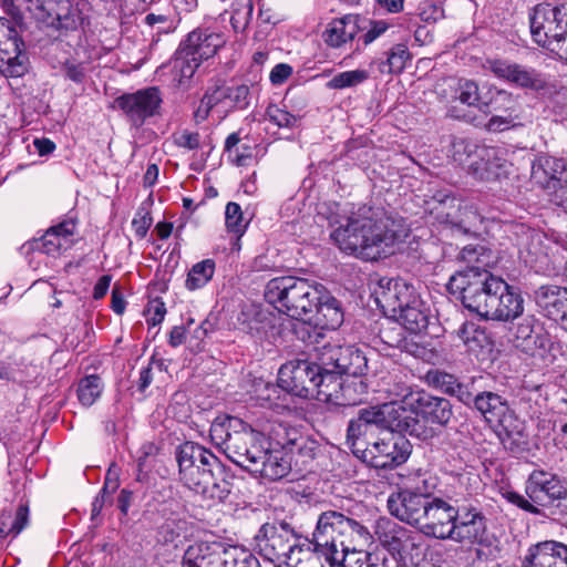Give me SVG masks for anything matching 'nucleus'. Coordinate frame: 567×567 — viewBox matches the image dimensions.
Masks as SVG:
<instances>
[{
	"mask_svg": "<svg viewBox=\"0 0 567 567\" xmlns=\"http://www.w3.org/2000/svg\"><path fill=\"white\" fill-rule=\"evenodd\" d=\"M331 225H337L330 237L339 249L363 260L386 257L406 236L401 220L367 205L352 208Z\"/></svg>",
	"mask_w": 567,
	"mask_h": 567,
	"instance_id": "f257e3e1",
	"label": "nucleus"
},
{
	"mask_svg": "<svg viewBox=\"0 0 567 567\" xmlns=\"http://www.w3.org/2000/svg\"><path fill=\"white\" fill-rule=\"evenodd\" d=\"M210 436L224 447L233 463L261 478L278 481L290 472L288 454L262 444V435L239 417L228 416L223 422L213 423Z\"/></svg>",
	"mask_w": 567,
	"mask_h": 567,
	"instance_id": "f03ea898",
	"label": "nucleus"
},
{
	"mask_svg": "<svg viewBox=\"0 0 567 567\" xmlns=\"http://www.w3.org/2000/svg\"><path fill=\"white\" fill-rule=\"evenodd\" d=\"M179 481L190 491L213 503L224 502L231 491L224 466L206 447L186 442L176 452Z\"/></svg>",
	"mask_w": 567,
	"mask_h": 567,
	"instance_id": "7ed1b4c3",
	"label": "nucleus"
},
{
	"mask_svg": "<svg viewBox=\"0 0 567 567\" xmlns=\"http://www.w3.org/2000/svg\"><path fill=\"white\" fill-rule=\"evenodd\" d=\"M503 282L487 269L471 266L451 276L447 290L460 298L466 309L487 319Z\"/></svg>",
	"mask_w": 567,
	"mask_h": 567,
	"instance_id": "20e7f679",
	"label": "nucleus"
},
{
	"mask_svg": "<svg viewBox=\"0 0 567 567\" xmlns=\"http://www.w3.org/2000/svg\"><path fill=\"white\" fill-rule=\"evenodd\" d=\"M321 287L302 278L277 277L268 281L265 298L288 317L311 322Z\"/></svg>",
	"mask_w": 567,
	"mask_h": 567,
	"instance_id": "39448f33",
	"label": "nucleus"
},
{
	"mask_svg": "<svg viewBox=\"0 0 567 567\" xmlns=\"http://www.w3.org/2000/svg\"><path fill=\"white\" fill-rule=\"evenodd\" d=\"M370 537L361 522L341 512L327 511L318 516L311 543L327 560L341 548V543H368Z\"/></svg>",
	"mask_w": 567,
	"mask_h": 567,
	"instance_id": "423d86ee",
	"label": "nucleus"
},
{
	"mask_svg": "<svg viewBox=\"0 0 567 567\" xmlns=\"http://www.w3.org/2000/svg\"><path fill=\"white\" fill-rule=\"evenodd\" d=\"M375 535L380 544L406 567H435L425 558V546L419 533L381 518L377 523Z\"/></svg>",
	"mask_w": 567,
	"mask_h": 567,
	"instance_id": "0eeeda50",
	"label": "nucleus"
},
{
	"mask_svg": "<svg viewBox=\"0 0 567 567\" xmlns=\"http://www.w3.org/2000/svg\"><path fill=\"white\" fill-rule=\"evenodd\" d=\"M453 159L468 166V172L480 181H496L508 174L511 164L502 148L476 146L460 140L453 143Z\"/></svg>",
	"mask_w": 567,
	"mask_h": 567,
	"instance_id": "6e6552de",
	"label": "nucleus"
},
{
	"mask_svg": "<svg viewBox=\"0 0 567 567\" xmlns=\"http://www.w3.org/2000/svg\"><path fill=\"white\" fill-rule=\"evenodd\" d=\"M534 41L545 48L563 45L567 39V2L558 6L539 3L529 16Z\"/></svg>",
	"mask_w": 567,
	"mask_h": 567,
	"instance_id": "1a4fd4ad",
	"label": "nucleus"
},
{
	"mask_svg": "<svg viewBox=\"0 0 567 567\" xmlns=\"http://www.w3.org/2000/svg\"><path fill=\"white\" fill-rule=\"evenodd\" d=\"M16 27L0 18V72L7 78H21L29 70V58Z\"/></svg>",
	"mask_w": 567,
	"mask_h": 567,
	"instance_id": "9d476101",
	"label": "nucleus"
},
{
	"mask_svg": "<svg viewBox=\"0 0 567 567\" xmlns=\"http://www.w3.org/2000/svg\"><path fill=\"white\" fill-rule=\"evenodd\" d=\"M260 553L270 561L286 565L289 555L300 546L295 529L286 522L265 524L260 529Z\"/></svg>",
	"mask_w": 567,
	"mask_h": 567,
	"instance_id": "9b49d317",
	"label": "nucleus"
},
{
	"mask_svg": "<svg viewBox=\"0 0 567 567\" xmlns=\"http://www.w3.org/2000/svg\"><path fill=\"white\" fill-rule=\"evenodd\" d=\"M322 368L308 361L289 362L279 370L278 381L282 390L300 398H313Z\"/></svg>",
	"mask_w": 567,
	"mask_h": 567,
	"instance_id": "f8f14e48",
	"label": "nucleus"
},
{
	"mask_svg": "<svg viewBox=\"0 0 567 567\" xmlns=\"http://www.w3.org/2000/svg\"><path fill=\"white\" fill-rule=\"evenodd\" d=\"M525 492L538 506H550L567 499V478L554 472L535 468L526 481Z\"/></svg>",
	"mask_w": 567,
	"mask_h": 567,
	"instance_id": "ddd939ff",
	"label": "nucleus"
},
{
	"mask_svg": "<svg viewBox=\"0 0 567 567\" xmlns=\"http://www.w3.org/2000/svg\"><path fill=\"white\" fill-rule=\"evenodd\" d=\"M373 293L383 313L392 318L421 300L414 287L402 279H381Z\"/></svg>",
	"mask_w": 567,
	"mask_h": 567,
	"instance_id": "4468645a",
	"label": "nucleus"
},
{
	"mask_svg": "<svg viewBox=\"0 0 567 567\" xmlns=\"http://www.w3.org/2000/svg\"><path fill=\"white\" fill-rule=\"evenodd\" d=\"M513 344L522 352L545 359L553 348L549 332L534 316L525 317L514 329Z\"/></svg>",
	"mask_w": 567,
	"mask_h": 567,
	"instance_id": "2eb2a0df",
	"label": "nucleus"
},
{
	"mask_svg": "<svg viewBox=\"0 0 567 567\" xmlns=\"http://www.w3.org/2000/svg\"><path fill=\"white\" fill-rule=\"evenodd\" d=\"M411 454V444L401 433H388L367 449V462L373 467H395Z\"/></svg>",
	"mask_w": 567,
	"mask_h": 567,
	"instance_id": "dca6fc26",
	"label": "nucleus"
},
{
	"mask_svg": "<svg viewBox=\"0 0 567 567\" xmlns=\"http://www.w3.org/2000/svg\"><path fill=\"white\" fill-rule=\"evenodd\" d=\"M484 66L497 79L508 82L515 87L542 91L547 85L546 80L540 72L533 68L508 60H487Z\"/></svg>",
	"mask_w": 567,
	"mask_h": 567,
	"instance_id": "f3484780",
	"label": "nucleus"
},
{
	"mask_svg": "<svg viewBox=\"0 0 567 567\" xmlns=\"http://www.w3.org/2000/svg\"><path fill=\"white\" fill-rule=\"evenodd\" d=\"M431 498L429 493L422 492L420 487L415 491L405 488L389 496L388 509L401 522L417 528Z\"/></svg>",
	"mask_w": 567,
	"mask_h": 567,
	"instance_id": "a211bd4d",
	"label": "nucleus"
},
{
	"mask_svg": "<svg viewBox=\"0 0 567 567\" xmlns=\"http://www.w3.org/2000/svg\"><path fill=\"white\" fill-rule=\"evenodd\" d=\"M162 97L157 87L123 94L114 100L113 107L121 110L134 125H142L147 117L157 113Z\"/></svg>",
	"mask_w": 567,
	"mask_h": 567,
	"instance_id": "6ab92c4d",
	"label": "nucleus"
},
{
	"mask_svg": "<svg viewBox=\"0 0 567 567\" xmlns=\"http://www.w3.org/2000/svg\"><path fill=\"white\" fill-rule=\"evenodd\" d=\"M457 509L439 497H432L417 527L423 535L436 539H449L457 519Z\"/></svg>",
	"mask_w": 567,
	"mask_h": 567,
	"instance_id": "aec40b11",
	"label": "nucleus"
},
{
	"mask_svg": "<svg viewBox=\"0 0 567 567\" xmlns=\"http://www.w3.org/2000/svg\"><path fill=\"white\" fill-rule=\"evenodd\" d=\"M431 214L435 215L439 223L457 227L464 231H468L478 219V215L472 207H463L456 198L443 193L433 197Z\"/></svg>",
	"mask_w": 567,
	"mask_h": 567,
	"instance_id": "412c9836",
	"label": "nucleus"
},
{
	"mask_svg": "<svg viewBox=\"0 0 567 567\" xmlns=\"http://www.w3.org/2000/svg\"><path fill=\"white\" fill-rule=\"evenodd\" d=\"M485 532V518L478 509L474 507L458 508L457 519L454 520L449 539L464 545L481 544Z\"/></svg>",
	"mask_w": 567,
	"mask_h": 567,
	"instance_id": "4be33fe9",
	"label": "nucleus"
},
{
	"mask_svg": "<svg viewBox=\"0 0 567 567\" xmlns=\"http://www.w3.org/2000/svg\"><path fill=\"white\" fill-rule=\"evenodd\" d=\"M520 567H567V545L555 540L533 545L522 557Z\"/></svg>",
	"mask_w": 567,
	"mask_h": 567,
	"instance_id": "5701e85b",
	"label": "nucleus"
},
{
	"mask_svg": "<svg viewBox=\"0 0 567 567\" xmlns=\"http://www.w3.org/2000/svg\"><path fill=\"white\" fill-rule=\"evenodd\" d=\"M532 178L545 189H556L567 183V162L549 155L538 156L532 165Z\"/></svg>",
	"mask_w": 567,
	"mask_h": 567,
	"instance_id": "b1692460",
	"label": "nucleus"
},
{
	"mask_svg": "<svg viewBox=\"0 0 567 567\" xmlns=\"http://www.w3.org/2000/svg\"><path fill=\"white\" fill-rule=\"evenodd\" d=\"M262 435L261 442L274 450H282L286 454L293 453L295 449L301 454L307 450V453L312 452V449H307L306 439L292 427L287 426L282 423H271L267 431V435L264 432L257 431Z\"/></svg>",
	"mask_w": 567,
	"mask_h": 567,
	"instance_id": "393cba45",
	"label": "nucleus"
},
{
	"mask_svg": "<svg viewBox=\"0 0 567 567\" xmlns=\"http://www.w3.org/2000/svg\"><path fill=\"white\" fill-rule=\"evenodd\" d=\"M536 301L546 316L558 321L567 332V288L542 286L536 291Z\"/></svg>",
	"mask_w": 567,
	"mask_h": 567,
	"instance_id": "a878e982",
	"label": "nucleus"
},
{
	"mask_svg": "<svg viewBox=\"0 0 567 567\" xmlns=\"http://www.w3.org/2000/svg\"><path fill=\"white\" fill-rule=\"evenodd\" d=\"M496 300L487 319L511 321L520 317L524 312V299L518 290L509 286L505 280L499 287Z\"/></svg>",
	"mask_w": 567,
	"mask_h": 567,
	"instance_id": "bb28decb",
	"label": "nucleus"
},
{
	"mask_svg": "<svg viewBox=\"0 0 567 567\" xmlns=\"http://www.w3.org/2000/svg\"><path fill=\"white\" fill-rule=\"evenodd\" d=\"M225 43L224 34L214 32L210 29H196L181 44L199 60L204 61L213 58Z\"/></svg>",
	"mask_w": 567,
	"mask_h": 567,
	"instance_id": "cd10ccee",
	"label": "nucleus"
},
{
	"mask_svg": "<svg viewBox=\"0 0 567 567\" xmlns=\"http://www.w3.org/2000/svg\"><path fill=\"white\" fill-rule=\"evenodd\" d=\"M329 359L333 370L346 377L363 375L368 369L365 354L354 346L338 347L330 350Z\"/></svg>",
	"mask_w": 567,
	"mask_h": 567,
	"instance_id": "c85d7f7f",
	"label": "nucleus"
},
{
	"mask_svg": "<svg viewBox=\"0 0 567 567\" xmlns=\"http://www.w3.org/2000/svg\"><path fill=\"white\" fill-rule=\"evenodd\" d=\"M369 414L368 408L359 410L358 416L349 422L347 430V441L352 452L363 460H367V449L368 445H370L367 437L371 435L375 429Z\"/></svg>",
	"mask_w": 567,
	"mask_h": 567,
	"instance_id": "c756f323",
	"label": "nucleus"
},
{
	"mask_svg": "<svg viewBox=\"0 0 567 567\" xmlns=\"http://www.w3.org/2000/svg\"><path fill=\"white\" fill-rule=\"evenodd\" d=\"M183 567H224V549L217 544L195 543L186 549Z\"/></svg>",
	"mask_w": 567,
	"mask_h": 567,
	"instance_id": "7c9ffc66",
	"label": "nucleus"
},
{
	"mask_svg": "<svg viewBox=\"0 0 567 567\" xmlns=\"http://www.w3.org/2000/svg\"><path fill=\"white\" fill-rule=\"evenodd\" d=\"M369 415L375 425V429L389 431V433H400L402 422L406 413V406L399 402H389L368 408Z\"/></svg>",
	"mask_w": 567,
	"mask_h": 567,
	"instance_id": "2f4dec72",
	"label": "nucleus"
},
{
	"mask_svg": "<svg viewBox=\"0 0 567 567\" xmlns=\"http://www.w3.org/2000/svg\"><path fill=\"white\" fill-rule=\"evenodd\" d=\"M473 403L484 420L492 426L504 422L506 414L511 411L507 400L492 391H483L476 394Z\"/></svg>",
	"mask_w": 567,
	"mask_h": 567,
	"instance_id": "473e14b6",
	"label": "nucleus"
},
{
	"mask_svg": "<svg viewBox=\"0 0 567 567\" xmlns=\"http://www.w3.org/2000/svg\"><path fill=\"white\" fill-rule=\"evenodd\" d=\"M74 229L75 225L72 221L60 223L50 227L41 238L32 240L30 247L45 255H58Z\"/></svg>",
	"mask_w": 567,
	"mask_h": 567,
	"instance_id": "72a5a7b5",
	"label": "nucleus"
},
{
	"mask_svg": "<svg viewBox=\"0 0 567 567\" xmlns=\"http://www.w3.org/2000/svg\"><path fill=\"white\" fill-rule=\"evenodd\" d=\"M364 544L343 542L341 548L327 561L340 563L342 567H382L377 555L357 548V545Z\"/></svg>",
	"mask_w": 567,
	"mask_h": 567,
	"instance_id": "f704fd0d",
	"label": "nucleus"
},
{
	"mask_svg": "<svg viewBox=\"0 0 567 567\" xmlns=\"http://www.w3.org/2000/svg\"><path fill=\"white\" fill-rule=\"evenodd\" d=\"M417 410L425 420L437 426H445L452 415V404L447 399L422 394L416 400Z\"/></svg>",
	"mask_w": 567,
	"mask_h": 567,
	"instance_id": "c9c22d12",
	"label": "nucleus"
},
{
	"mask_svg": "<svg viewBox=\"0 0 567 567\" xmlns=\"http://www.w3.org/2000/svg\"><path fill=\"white\" fill-rule=\"evenodd\" d=\"M312 321L322 329L332 330L337 329L343 321V312L339 301L326 292L323 287L320 289V298H318Z\"/></svg>",
	"mask_w": 567,
	"mask_h": 567,
	"instance_id": "e433bc0d",
	"label": "nucleus"
},
{
	"mask_svg": "<svg viewBox=\"0 0 567 567\" xmlns=\"http://www.w3.org/2000/svg\"><path fill=\"white\" fill-rule=\"evenodd\" d=\"M358 31L359 28L355 18L353 16H346L329 23L323 37L328 45L339 48L352 41Z\"/></svg>",
	"mask_w": 567,
	"mask_h": 567,
	"instance_id": "4c0bfd02",
	"label": "nucleus"
},
{
	"mask_svg": "<svg viewBox=\"0 0 567 567\" xmlns=\"http://www.w3.org/2000/svg\"><path fill=\"white\" fill-rule=\"evenodd\" d=\"M343 380L344 375L336 370L322 369L313 399L339 406Z\"/></svg>",
	"mask_w": 567,
	"mask_h": 567,
	"instance_id": "58836bf2",
	"label": "nucleus"
},
{
	"mask_svg": "<svg viewBox=\"0 0 567 567\" xmlns=\"http://www.w3.org/2000/svg\"><path fill=\"white\" fill-rule=\"evenodd\" d=\"M29 522V507L21 504L9 507L0 514V537H17Z\"/></svg>",
	"mask_w": 567,
	"mask_h": 567,
	"instance_id": "ea45409f",
	"label": "nucleus"
},
{
	"mask_svg": "<svg viewBox=\"0 0 567 567\" xmlns=\"http://www.w3.org/2000/svg\"><path fill=\"white\" fill-rule=\"evenodd\" d=\"M27 10L32 17L43 23L53 24L55 21L62 22L66 20L68 13L56 11L54 9L55 3L52 0H24ZM62 8L69 11L70 4L68 1L62 2Z\"/></svg>",
	"mask_w": 567,
	"mask_h": 567,
	"instance_id": "a19ab883",
	"label": "nucleus"
},
{
	"mask_svg": "<svg viewBox=\"0 0 567 567\" xmlns=\"http://www.w3.org/2000/svg\"><path fill=\"white\" fill-rule=\"evenodd\" d=\"M393 319L412 333H420L426 329L429 324V309L419 300V306L412 305L408 309H403L399 315H394Z\"/></svg>",
	"mask_w": 567,
	"mask_h": 567,
	"instance_id": "79ce46f5",
	"label": "nucleus"
},
{
	"mask_svg": "<svg viewBox=\"0 0 567 567\" xmlns=\"http://www.w3.org/2000/svg\"><path fill=\"white\" fill-rule=\"evenodd\" d=\"M401 435L409 434L421 441L433 439L436 435V430L429 420L421 416L420 411H413L406 408V413L402 422Z\"/></svg>",
	"mask_w": 567,
	"mask_h": 567,
	"instance_id": "37998d69",
	"label": "nucleus"
},
{
	"mask_svg": "<svg viewBox=\"0 0 567 567\" xmlns=\"http://www.w3.org/2000/svg\"><path fill=\"white\" fill-rule=\"evenodd\" d=\"M451 89L455 90V99L467 106H477L480 110L488 107V102L481 101L480 89L473 80H453L444 81Z\"/></svg>",
	"mask_w": 567,
	"mask_h": 567,
	"instance_id": "c03bdc74",
	"label": "nucleus"
},
{
	"mask_svg": "<svg viewBox=\"0 0 567 567\" xmlns=\"http://www.w3.org/2000/svg\"><path fill=\"white\" fill-rule=\"evenodd\" d=\"M506 420L502 423H497L495 426H499L502 429V432L499 433V436L502 437L503 442L506 443L509 441L511 445H515L517 447L519 446H526L527 445V433L526 427L524 423L519 420H517L512 411L506 414Z\"/></svg>",
	"mask_w": 567,
	"mask_h": 567,
	"instance_id": "a18cd8bd",
	"label": "nucleus"
},
{
	"mask_svg": "<svg viewBox=\"0 0 567 567\" xmlns=\"http://www.w3.org/2000/svg\"><path fill=\"white\" fill-rule=\"evenodd\" d=\"M368 384L362 375L344 377L339 406H351L362 402Z\"/></svg>",
	"mask_w": 567,
	"mask_h": 567,
	"instance_id": "49530a36",
	"label": "nucleus"
},
{
	"mask_svg": "<svg viewBox=\"0 0 567 567\" xmlns=\"http://www.w3.org/2000/svg\"><path fill=\"white\" fill-rule=\"evenodd\" d=\"M411 59L408 47L403 43L393 45L386 53V60L378 63L379 71L382 74H399Z\"/></svg>",
	"mask_w": 567,
	"mask_h": 567,
	"instance_id": "de8ad7c7",
	"label": "nucleus"
},
{
	"mask_svg": "<svg viewBox=\"0 0 567 567\" xmlns=\"http://www.w3.org/2000/svg\"><path fill=\"white\" fill-rule=\"evenodd\" d=\"M324 556L321 550L311 548L309 544H302L289 555L286 560L287 567H324L321 557Z\"/></svg>",
	"mask_w": 567,
	"mask_h": 567,
	"instance_id": "09e8293b",
	"label": "nucleus"
},
{
	"mask_svg": "<svg viewBox=\"0 0 567 567\" xmlns=\"http://www.w3.org/2000/svg\"><path fill=\"white\" fill-rule=\"evenodd\" d=\"M202 62L181 44L173 61V70L178 76V82L183 83L184 80L190 79Z\"/></svg>",
	"mask_w": 567,
	"mask_h": 567,
	"instance_id": "8fccbe9b",
	"label": "nucleus"
},
{
	"mask_svg": "<svg viewBox=\"0 0 567 567\" xmlns=\"http://www.w3.org/2000/svg\"><path fill=\"white\" fill-rule=\"evenodd\" d=\"M215 272V262L205 259L195 264L187 275L185 286L188 290H197L209 282Z\"/></svg>",
	"mask_w": 567,
	"mask_h": 567,
	"instance_id": "3c124183",
	"label": "nucleus"
},
{
	"mask_svg": "<svg viewBox=\"0 0 567 567\" xmlns=\"http://www.w3.org/2000/svg\"><path fill=\"white\" fill-rule=\"evenodd\" d=\"M103 383L99 375L84 377L78 384V399L84 406H91L101 396Z\"/></svg>",
	"mask_w": 567,
	"mask_h": 567,
	"instance_id": "603ef678",
	"label": "nucleus"
},
{
	"mask_svg": "<svg viewBox=\"0 0 567 567\" xmlns=\"http://www.w3.org/2000/svg\"><path fill=\"white\" fill-rule=\"evenodd\" d=\"M522 117L517 110L514 106H511L505 110V114L503 115H493L487 123L485 124V128L488 132H504L507 130L516 128L522 126Z\"/></svg>",
	"mask_w": 567,
	"mask_h": 567,
	"instance_id": "864d4df0",
	"label": "nucleus"
},
{
	"mask_svg": "<svg viewBox=\"0 0 567 567\" xmlns=\"http://www.w3.org/2000/svg\"><path fill=\"white\" fill-rule=\"evenodd\" d=\"M188 523L181 518H168L158 528V535L165 543H174L185 538Z\"/></svg>",
	"mask_w": 567,
	"mask_h": 567,
	"instance_id": "5fc2aeb1",
	"label": "nucleus"
},
{
	"mask_svg": "<svg viewBox=\"0 0 567 567\" xmlns=\"http://www.w3.org/2000/svg\"><path fill=\"white\" fill-rule=\"evenodd\" d=\"M457 337L468 350H475L483 346L486 339L484 330L474 322L465 321L457 330Z\"/></svg>",
	"mask_w": 567,
	"mask_h": 567,
	"instance_id": "6e6d98bb",
	"label": "nucleus"
},
{
	"mask_svg": "<svg viewBox=\"0 0 567 567\" xmlns=\"http://www.w3.org/2000/svg\"><path fill=\"white\" fill-rule=\"evenodd\" d=\"M224 567H260V564L250 553L235 546L224 549Z\"/></svg>",
	"mask_w": 567,
	"mask_h": 567,
	"instance_id": "4d7b16f0",
	"label": "nucleus"
},
{
	"mask_svg": "<svg viewBox=\"0 0 567 567\" xmlns=\"http://www.w3.org/2000/svg\"><path fill=\"white\" fill-rule=\"evenodd\" d=\"M369 74L364 70H351L336 74L328 83L327 86L332 90H342L355 86L364 82Z\"/></svg>",
	"mask_w": 567,
	"mask_h": 567,
	"instance_id": "13d9d810",
	"label": "nucleus"
},
{
	"mask_svg": "<svg viewBox=\"0 0 567 567\" xmlns=\"http://www.w3.org/2000/svg\"><path fill=\"white\" fill-rule=\"evenodd\" d=\"M266 115L271 123L278 127L293 128L299 123V117L289 113L288 111L280 109L276 104H270L266 110Z\"/></svg>",
	"mask_w": 567,
	"mask_h": 567,
	"instance_id": "bf43d9fd",
	"label": "nucleus"
},
{
	"mask_svg": "<svg viewBox=\"0 0 567 567\" xmlns=\"http://www.w3.org/2000/svg\"><path fill=\"white\" fill-rule=\"evenodd\" d=\"M226 227L236 235H243L246 229V223L243 219V212L237 203L230 202L225 210Z\"/></svg>",
	"mask_w": 567,
	"mask_h": 567,
	"instance_id": "052dcab7",
	"label": "nucleus"
},
{
	"mask_svg": "<svg viewBox=\"0 0 567 567\" xmlns=\"http://www.w3.org/2000/svg\"><path fill=\"white\" fill-rule=\"evenodd\" d=\"M238 321L240 328L251 336L259 334L261 330H264L260 313L256 312L255 310L241 311L240 316L238 317Z\"/></svg>",
	"mask_w": 567,
	"mask_h": 567,
	"instance_id": "680f3d73",
	"label": "nucleus"
},
{
	"mask_svg": "<svg viewBox=\"0 0 567 567\" xmlns=\"http://www.w3.org/2000/svg\"><path fill=\"white\" fill-rule=\"evenodd\" d=\"M417 16L424 22H435L443 18L444 10L433 0H422L416 8Z\"/></svg>",
	"mask_w": 567,
	"mask_h": 567,
	"instance_id": "e2e57ef3",
	"label": "nucleus"
},
{
	"mask_svg": "<svg viewBox=\"0 0 567 567\" xmlns=\"http://www.w3.org/2000/svg\"><path fill=\"white\" fill-rule=\"evenodd\" d=\"M225 89V94L227 95L226 104L228 106L245 109L248 105L249 87L247 85H238Z\"/></svg>",
	"mask_w": 567,
	"mask_h": 567,
	"instance_id": "0e129e2a",
	"label": "nucleus"
},
{
	"mask_svg": "<svg viewBox=\"0 0 567 567\" xmlns=\"http://www.w3.org/2000/svg\"><path fill=\"white\" fill-rule=\"evenodd\" d=\"M145 315H146V320L150 324H152V326L159 324L164 320L165 315H166L165 303L158 298L151 300L147 303Z\"/></svg>",
	"mask_w": 567,
	"mask_h": 567,
	"instance_id": "69168bd1",
	"label": "nucleus"
},
{
	"mask_svg": "<svg viewBox=\"0 0 567 567\" xmlns=\"http://www.w3.org/2000/svg\"><path fill=\"white\" fill-rule=\"evenodd\" d=\"M174 143L182 148L194 151L200 145V136L197 132L182 131L174 135Z\"/></svg>",
	"mask_w": 567,
	"mask_h": 567,
	"instance_id": "338daca9",
	"label": "nucleus"
},
{
	"mask_svg": "<svg viewBox=\"0 0 567 567\" xmlns=\"http://www.w3.org/2000/svg\"><path fill=\"white\" fill-rule=\"evenodd\" d=\"M381 340L390 348H399L403 341V334L400 327L382 328L379 333Z\"/></svg>",
	"mask_w": 567,
	"mask_h": 567,
	"instance_id": "774afa93",
	"label": "nucleus"
}]
</instances>
